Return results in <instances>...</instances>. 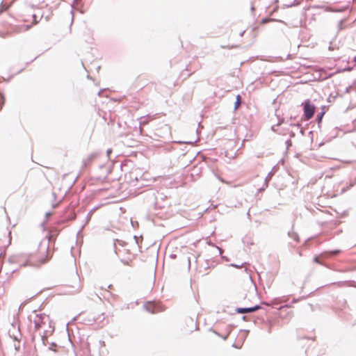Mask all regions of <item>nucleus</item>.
<instances>
[{"label": "nucleus", "instance_id": "obj_1", "mask_svg": "<svg viewBox=\"0 0 356 356\" xmlns=\"http://www.w3.org/2000/svg\"><path fill=\"white\" fill-rule=\"evenodd\" d=\"M60 231L58 229H54L51 231L49 236H48L47 242V247H46V255L44 257H42L39 259V263L38 264H33L30 261L31 255H29L26 261L22 263L20 266H40L42 264H46L50 259L51 257L48 254L49 250V243L53 241H55L56 237L59 234Z\"/></svg>", "mask_w": 356, "mask_h": 356}, {"label": "nucleus", "instance_id": "obj_2", "mask_svg": "<svg viewBox=\"0 0 356 356\" xmlns=\"http://www.w3.org/2000/svg\"><path fill=\"white\" fill-rule=\"evenodd\" d=\"M154 195V207L155 209H164L170 205L167 201L168 196L162 193L157 192Z\"/></svg>", "mask_w": 356, "mask_h": 356}, {"label": "nucleus", "instance_id": "obj_3", "mask_svg": "<svg viewBox=\"0 0 356 356\" xmlns=\"http://www.w3.org/2000/svg\"><path fill=\"white\" fill-rule=\"evenodd\" d=\"M29 319L30 321H32L31 316H29ZM33 322L34 323L35 330L40 329L42 326L47 323H50L49 316L46 315L45 314H35Z\"/></svg>", "mask_w": 356, "mask_h": 356}, {"label": "nucleus", "instance_id": "obj_4", "mask_svg": "<svg viewBox=\"0 0 356 356\" xmlns=\"http://www.w3.org/2000/svg\"><path fill=\"white\" fill-rule=\"evenodd\" d=\"M302 106H303V115L306 120H310L315 112L316 106L314 104L312 103L310 99H305L302 103Z\"/></svg>", "mask_w": 356, "mask_h": 356}, {"label": "nucleus", "instance_id": "obj_5", "mask_svg": "<svg viewBox=\"0 0 356 356\" xmlns=\"http://www.w3.org/2000/svg\"><path fill=\"white\" fill-rule=\"evenodd\" d=\"M76 217L75 211L71 208H67L65 211V213L62 217V219L60 220L58 223L63 224L69 221L74 220Z\"/></svg>", "mask_w": 356, "mask_h": 356}, {"label": "nucleus", "instance_id": "obj_6", "mask_svg": "<svg viewBox=\"0 0 356 356\" xmlns=\"http://www.w3.org/2000/svg\"><path fill=\"white\" fill-rule=\"evenodd\" d=\"M260 309H263L261 305H255L252 307H236L235 311L238 314H246V313H252Z\"/></svg>", "mask_w": 356, "mask_h": 356}, {"label": "nucleus", "instance_id": "obj_7", "mask_svg": "<svg viewBox=\"0 0 356 356\" xmlns=\"http://www.w3.org/2000/svg\"><path fill=\"white\" fill-rule=\"evenodd\" d=\"M99 208L98 206L97 207H95L94 208H92L87 214L86 217V220H85V223L81 226V229L78 231L77 234H76V236H77V238H79V236L82 237V235H81V232L82 230L84 229L85 226L90 222V219H91V217H92V215L93 214V213Z\"/></svg>", "mask_w": 356, "mask_h": 356}, {"label": "nucleus", "instance_id": "obj_8", "mask_svg": "<svg viewBox=\"0 0 356 356\" xmlns=\"http://www.w3.org/2000/svg\"><path fill=\"white\" fill-rule=\"evenodd\" d=\"M97 153H92L90 155H88V156L86 159L83 160V168H86L88 165H89L92 162V161L97 157Z\"/></svg>", "mask_w": 356, "mask_h": 356}, {"label": "nucleus", "instance_id": "obj_9", "mask_svg": "<svg viewBox=\"0 0 356 356\" xmlns=\"http://www.w3.org/2000/svg\"><path fill=\"white\" fill-rule=\"evenodd\" d=\"M144 307L147 312L152 314L159 311V306L154 303L148 302V304L145 305Z\"/></svg>", "mask_w": 356, "mask_h": 356}, {"label": "nucleus", "instance_id": "obj_10", "mask_svg": "<svg viewBox=\"0 0 356 356\" xmlns=\"http://www.w3.org/2000/svg\"><path fill=\"white\" fill-rule=\"evenodd\" d=\"M154 118L150 115L142 116L140 118V125H146L149 123V121H151Z\"/></svg>", "mask_w": 356, "mask_h": 356}, {"label": "nucleus", "instance_id": "obj_11", "mask_svg": "<svg viewBox=\"0 0 356 356\" xmlns=\"http://www.w3.org/2000/svg\"><path fill=\"white\" fill-rule=\"evenodd\" d=\"M209 245L211 247V252H212V254L217 256L220 255L222 254V249L211 243H209Z\"/></svg>", "mask_w": 356, "mask_h": 356}, {"label": "nucleus", "instance_id": "obj_12", "mask_svg": "<svg viewBox=\"0 0 356 356\" xmlns=\"http://www.w3.org/2000/svg\"><path fill=\"white\" fill-rule=\"evenodd\" d=\"M276 168V165L274 166L272 169V170L270 172H269L267 175V176L266 177L265 179H264V184H265V187H268V182L271 180L273 176V170Z\"/></svg>", "mask_w": 356, "mask_h": 356}, {"label": "nucleus", "instance_id": "obj_13", "mask_svg": "<svg viewBox=\"0 0 356 356\" xmlns=\"http://www.w3.org/2000/svg\"><path fill=\"white\" fill-rule=\"evenodd\" d=\"M300 4L298 0H293L292 1H287L283 4L284 8H290L292 6H296Z\"/></svg>", "mask_w": 356, "mask_h": 356}, {"label": "nucleus", "instance_id": "obj_14", "mask_svg": "<svg viewBox=\"0 0 356 356\" xmlns=\"http://www.w3.org/2000/svg\"><path fill=\"white\" fill-rule=\"evenodd\" d=\"M288 236L293 238L296 242L298 243L300 241V238L298 234L296 232H289Z\"/></svg>", "mask_w": 356, "mask_h": 356}, {"label": "nucleus", "instance_id": "obj_15", "mask_svg": "<svg viewBox=\"0 0 356 356\" xmlns=\"http://www.w3.org/2000/svg\"><path fill=\"white\" fill-rule=\"evenodd\" d=\"M24 257V255H22H22H20V254L13 255L9 258V261L11 263L19 262L21 257Z\"/></svg>", "mask_w": 356, "mask_h": 356}, {"label": "nucleus", "instance_id": "obj_16", "mask_svg": "<svg viewBox=\"0 0 356 356\" xmlns=\"http://www.w3.org/2000/svg\"><path fill=\"white\" fill-rule=\"evenodd\" d=\"M116 243H118L121 246H124V245H126L127 243H126V242H124L122 240H120V239H115L114 241V243H113L114 251H115V254H118L117 248H116Z\"/></svg>", "mask_w": 356, "mask_h": 356}, {"label": "nucleus", "instance_id": "obj_17", "mask_svg": "<svg viewBox=\"0 0 356 356\" xmlns=\"http://www.w3.org/2000/svg\"><path fill=\"white\" fill-rule=\"evenodd\" d=\"M241 104V97L240 95H237L236 97V101L234 102V111L237 110L240 105Z\"/></svg>", "mask_w": 356, "mask_h": 356}, {"label": "nucleus", "instance_id": "obj_18", "mask_svg": "<svg viewBox=\"0 0 356 356\" xmlns=\"http://www.w3.org/2000/svg\"><path fill=\"white\" fill-rule=\"evenodd\" d=\"M324 115H325L324 111H322L318 113V115L316 116V121H317L318 125L321 124Z\"/></svg>", "mask_w": 356, "mask_h": 356}, {"label": "nucleus", "instance_id": "obj_19", "mask_svg": "<svg viewBox=\"0 0 356 356\" xmlns=\"http://www.w3.org/2000/svg\"><path fill=\"white\" fill-rule=\"evenodd\" d=\"M340 252H341V250L337 249V250H330L327 252H325V254H327L329 256L332 257V256L338 255Z\"/></svg>", "mask_w": 356, "mask_h": 356}, {"label": "nucleus", "instance_id": "obj_20", "mask_svg": "<svg viewBox=\"0 0 356 356\" xmlns=\"http://www.w3.org/2000/svg\"><path fill=\"white\" fill-rule=\"evenodd\" d=\"M278 125L277 124H274V125H272L271 126V130L273 131V132H275L280 135H284V133H282L280 131H279V128H278Z\"/></svg>", "mask_w": 356, "mask_h": 356}, {"label": "nucleus", "instance_id": "obj_21", "mask_svg": "<svg viewBox=\"0 0 356 356\" xmlns=\"http://www.w3.org/2000/svg\"><path fill=\"white\" fill-rule=\"evenodd\" d=\"M51 14H52V13H51V11H49V13L47 14V15H44V13H40V19H41L42 18L44 17L45 21L48 22L51 18Z\"/></svg>", "mask_w": 356, "mask_h": 356}, {"label": "nucleus", "instance_id": "obj_22", "mask_svg": "<svg viewBox=\"0 0 356 356\" xmlns=\"http://www.w3.org/2000/svg\"><path fill=\"white\" fill-rule=\"evenodd\" d=\"M59 4H60L59 2H58V3L53 2L52 5L49 6V10L51 11V13H53L54 10H56L58 8Z\"/></svg>", "mask_w": 356, "mask_h": 356}, {"label": "nucleus", "instance_id": "obj_23", "mask_svg": "<svg viewBox=\"0 0 356 356\" xmlns=\"http://www.w3.org/2000/svg\"><path fill=\"white\" fill-rule=\"evenodd\" d=\"M5 103V97L2 92L0 91V111Z\"/></svg>", "mask_w": 356, "mask_h": 356}, {"label": "nucleus", "instance_id": "obj_24", "mask_svg": "<svg viewBox=\"0 0 356 356\" xmlns=\"http://www.w3.org/2000/svg\"><path fill=\"white\" fill-rule=\"evenodd\" d=\"M57 344L55 342H51L50 343V346L49 347V350L54 351V353H56L58 350L56 349Z\"/></svg>", "mask_w": 356, "mask_h": 356}, {"label": "nucleus", "instance_id": "obj_25", "mask_svg": "<svg viewBox=\"0 0 356 356\" xmlns=\"http://www.w3.org/2000/svg\"><path fill=\"white\" fill-rule=\"evenodd\" d=\"M47 330H45L43 334L41 335V339L42 341L43 344H45V341L47 340Z\"/></svg>", "mask_w": 356, "mask_h": 356}, {"label": "nucleus", "instance_id": "obj_26", "mask_svg": "<svg viewBox=\"0 0 356 356\" xmlns=\"http://www.w3.org/2000/svg\"><path fill=\"white\" fill-rule=\"evenodd\" d=\"M140 238H139L138 236H134V240H135V243H136V244L138 246V248H139V249L140 248V243H141V242H142V240H143V239H142V236H140Z\"/></svg>", "mask_w": 356, "mask_h": 356}, {"label": "nucleus", "instance_id": "obj_27", "mask_svg": "<svg viewBox=\"0 0 356 356\" xmlns=\"http://www.w3.org/2000/svg\"><path fill=\"white\" fill-rule=\"evenodd\" d=\"M33 21L35 24H37L40 19V15L38 14H33L32 15Z\"/></svg>", "mask_w": 356, "mask_h": 356}, {"label": "nucleus", "instance_id": "obj_28", "mask_svg": "<svg viewBox=\"0 0 356 356\" xmlns=\"http://www.w3.org/2000/svg\"><path fill=\"white\" fill-rule=\"evenodd\" d=\"M280 304V300L277 298H275L271 301V307H274Z\"/></svg>", "mask_w": 356, "mask_h": 356}, {"label": "nucleus", "instance_id": "obj_29", "mask_svg": "<svg viewBox=\"0 0 356 356\" xmlns=\"http://www.w3.org/2000/svg\"><path fill=\"white\" fill-rule=\"evenodd\" d=\"M313 261H314V262H315L316 264H321V265H324L323 263L320 260L318 256H315L314 257V259H313Z\"/></svg>", "mask_w": 356, "mask_h": 356}, {"label": "nucleus", "instance_id": "obj_30", "mask_svg": "<svg viewBox=\"0 0 356 356\" xmlns=\"http://www.w3.org/2000/svg\"><path fill=\"white\" fill-rule=\"evenodd\" d=\"M206 265L204 266V270L211 269L210 264H209V259H207L205 260Z\"/></svg>", "mask_w": 356, "mask_h": 356}, {"label": "nucleus", "instance_id": "obj_31", "mask_svg": "<svg viewBox=\"0 0 356 356\" xmlns=\"http://www.w3.org/2000/svg\"><path fill=\"white\" fill-rule=\"evenodd\" d=\"M273 20L271 18L269 17H265L261 19V24H266L269 22L270 21Z\"/></svg>", "mask_w": 356, "mask_h": 356}, {"label": "nucleus", "instance_id": "obj_32", "mask_svg": "<svg viewBox=\"0 0 356 356\" xmlns=\"http://www.w3.org/2000/svg\"><path fill=\"white\" fill-rule=\"evenodd\" d=\"M286 149H289L292 145V142L290 139L286 140L285 142Z\"/></svg>", "mask_w": 356, "mask_h": 356}, {"label": "nucleus", "instance_id": "obj_33", "mask_svg": "<svg viewBox=\"0 0 356 356\" xmlns=\"http://www.w3.org/2000/svg\"><path fill=\"white\" fill-rule=\"evenodd\" d=\"M213 332H214V333H215L216 334H217L218 336H219V337H222L224 340H226V339H227V337H228V335H229V333H228V334H226L225 336H222L221 334H219V333H218L217 332H216V331H213Z\"/></svg>", "mask_w": 356, "mask_h": 356}, {"label": "nucleus", "instance_id": "obj_34", "mask_svg": "<svg viewBox=\"0 0 356 356\" xmlns=\"http://www.w3.org/2000/svg\"><path fill=\"white\" fill-rule=\"evenodd\" d=\"M354 67H350V66H348V67H344V72H350L353 70Z\"/></svg>", "mask_w": 356, "mask_h": 356}, {"label": "nucleus", "instance_id": "obj_35", "mask_svg": "<svg viewBox=\"0 0 356 356\" xmlns=\"http://www.w3.org/2000/svg\"><path fill=\"white\" fill-rule=\"evenodd\" d=\"M343 19H341L339 22V24H338L339 29H343Z\"/></svg>", "mask_w": 356, "mask_h": 356}, {"label": "nucleus", "instance_id": "obj_36", "mask_svg": "<svg viewBox=\"0 0 356 356\" xmlns=\"http://www.w3.org/2000/svg\"><path fill=\"white\" fill-rule=\"evenodd\" d=\"M341 72H344V68H337V70L335 71L336 74H339V73H341Z\"/></svg>", "mask_w": 356, "mask_h": 356}, {"label": "nucleus", "instance_id": "obj_37", "mask_svg": "<svg viewBox=\"0 0 356 356\" xmlns=\"http://www.w3.org/2000/svg\"><path fill=\"white\" fill-rule=\"evenodd\" d=\"M104 315V314L102 313L101 315H99L97 318H94L93 321L96 323H98L99 321H100V318L101 316H102Z\"/></svg>", "mask_w": 356, "mask_h": 356}, {"label": "nucleus", "instance_id": "obj_38", "mask_svg": "<svg viewBox=\"0 0 356 356\" xmlns=\"http://www.w3.org/2000/svg\"><path fill=\"white\" fill-rule=\"evenodd\" d=\"M261 305H266V306H271V302H261Z\"/></svg>", "mask_w": 356, "mask_h": 356}, {"label": "nucleus", "instance_id": "obj_39", "mask_svg": "<svg viewBox=\"0 0 356 356\" xmlns=\"http://www.w3.org/2000/svg\"><path fill=\"white\" fill-rule=\"evenodd\" d=\"M283 122H284V119L283 118L280 119L278 118V122L276 124L280 127Z\"/></svg>", "mask_w": 356, "mask_h": 356}, {"label": "nucleus", "instance_id": "obj_40", "mask_svg": "<svg viewBox=\"0 0 356 356\" xmlns=\"http://www.w3.org/2000/svg\"><path fill=\"white\" fill-rule=\"evenodd\" d=\"M266 188H267V187H265V184H264L263 186H262V187H261V188H259L258 189V191H259V192H262V191H264Z\"/></svg>", "mask_w": 356, "mask_h": 356}, {"label": "nucleus", "instance_id": "obj_41", "mask_svg": "<svg viewBox=\"0 0 356 356\" xmlns=\"http://www.w3.org/2000/svg\"><path fill=\"white\" fill-rule=\"evenodd\" d=\"M272 282H273V280H268L267 281V286H268V288H270V285H271Z\"/></svg>", "mask_w": 356, "mask_h": 356}, {"label": "nucleus", "instance_id": "obj_42", "mask_svg": "<svg viewBox=\"0 0 356 356\" xmlns=\"http://www.w3.org/2000/svg\"><path fill=\"white\" fill-rule=\"evenodd\" d=\"M120 261H121L122 263H123L124 264H125V265H129V264L128 261H126V260H124V259H120Z\"/></svg>", "mask_w": 356, "mask_h": 356}, {"label": "nucleus", "instance_id": "obj_43", "mask_svg": "<svg viewBox=\"0 0 356 356\" xmlns=\"http://www.w3.org/2000/svg\"><path fill=\"white\" fill-rule=\"evenodd\" d=\"M289 136H290L291 138H293V137H295L296 134L293 131H291L289 132Z\"/></svg>", "mask_w": 356, "mask_h": 356}, {"label": "nucleus", "instance_id": "obj_44", "mask_svg": "<svg viewBox=\"0 0 356 356\" xmlns=\"http://www.w3.org/2000/svg\"><path fill=\"white\" fill-rule=\"evenodd\" d=\"M231 266H234L236 268H241L243 266V264H241V265H238V264H232Z\"/></svg>", "mask_w": 356, "mask_h": 356}, {"label": "nucleus", "instance_id": "obj_45", "mask_svg": "<svg viewBox=\"0 0 356 356\" xmlns=\"http://www.w3.org/2000/svg\"><path fill=\"white\" fill-rule=\"evenodd\" d=\"M334 74H336L335 72H332V73H330V74L327 75V78H331V77H332Z\"/></svg>", "mask_w": 356, "mask_h": 356}, {"label": "nucleus", "instance_id": "obj_46", "mask_svg": "<svg viewBox=\"0 0 356 356\" xmlns=\"http://www.w3.org/2000/svg\"><path fill=\"white\" fill-rule=\"evenodd\" d=\"M51 215V213L50 211L47 212L45 214L46 218L47 219Z\"/></svg>", "mask_w": 356, "mask_h": 356}, {"label": "nucleus", "instance_id": "obj_47", "mask_svg": "<svg viewBox=\"0 0 356 356\" xmlns=\"http://www.w3.org/2000/svg\"><path fill=\"white\" fill-rule=\"evenodd\" d=\"M112 152V149H107L106 151V154L107 155L109 156V154Z\"/></svg>", "mask_w": 356, "mask_h": 356}, {"label": "nucleus", "instance_id": "obj_48", "mask_svg": "<svg viewBox=\"0 0 356 356\" xmlns=\"http://www.w3.org/2000/svg\"><path fill=\"white\" fill-rule=\"evenodd\" d=\"M290 125H291V126L300 127V124H299V123H296V124H292V123H291V124H290Z\"/></svg>", "mask_w": 356, "mask_h": 356}, {"label": "nucleus", "instance_id": "obj_49", "mask_svg": "<svg viewBox=\"0 0 356 356\" xmlns=\"http://www.w3.org/2000/svg\"><path fill=\"white\" fill-rule=\"evenodd\" d=\"M300 133L302 136H304V135H305V131H304V129H301L300 130Z\"/></svg>", "mask_w": 356, "mask_h": 356}, {"label": "nucleus", "instance_id": "obj_50", "mask_svg": "<svg viewBox=\"0 0 356 356\" xmlns=\"http://www.w3.org/2000/svg\"><path fill=\"white\" fill-rule=\"evenodd\" d=\"M215 266H216V264H214V262H213H213H211V264H210L211 268H214V267H215Z\"/></svg>", "mask_w": 356, "mask_h": 356}, {"label": "nucleus", "instance_id": "obj_51", "mask_svg": "<svg viewBox=\"0 0 356 356\" xmlns=\"http://www.w3.org/2000/svg\"><path fill=\"white\" fill-rule=\"evenodd\" d=\"M279 131H280L282 133H284V135L286 134L285 129L284 128L279 129Z\"/></svg>", "mask_w": 356, "mask_h": 356}, {"label": "nucleus", "instance_id": "obj_52", "mask_svg": "<svg viewBox=\"0 0 356 356\" xmlns=\"http://www.w3.org/2000/svg\"><path fill=\"white\" fill-rule=\"evenodd\" d=\"M283 307H289V305H285L284 306H282V307H279L278 309H281V308H283Z\"/></svg>", "mask_w": 356, "mask_h": 356}, {"label": "nucleus", "instance_id": "obj_53", "mask_svg": "<svg viewBox=\"0 0 356 356\" xmlns=\"http://www.w3.org/2000/svg\"><path fill=\"white\" fill-rule=\"evenodd\" d=\"M298 302V300H297V299H293V300H292V302H292V303H296V302Z\"/></svg>", "mask_w": 356, "mask_h": 356}, {"label": "nucleus", "instance_id": "obj_54", "mask_svg": "<svg viewBox=\"0 0 356 356\" xmlns=\"http://www.w3.org/2000/svg\"><path fill=\"white\" fill-rule=\"evenodd\" d=\"M57 204H52V207H53V208L56 207H57Z\"/></svg>", "mask_w": 356, "mask_h": 356}, {"label": "nucleus", "instance_id": "obj_55", "mask_svg": "<svg viewBox=\"0 0 356 356\" xmlns=\"http://www.w3.org/2000/svg\"><path fill=\"white\" fill-rule=\"evenodd\" d=\"M104 90H100L99 92H98V95H101V93Z\"/></svg>", "mask_w": 356, "mask_h": 356}, {"label": "nucleus", "instance_id": "obj_56", "mask_svg": "<svg viewBox=\"0 0 356 356\" xmlns=\"http://www.w3.org/2000/svg\"><path fill=\"white\" fill-rule=\"evenodd\" d=\"M353 62L355 63L356 65V56L353 58Z\"/></svg>", "mask_w": 356, "mask_h": 356}, {"label": "nucleus", "instance_id": "obj_57", "mask_svg": "<svg viewBox=\"0 0 356 356\" xmlns=\"http://www.w3.org/2000/svg\"><path fill=\"white\" fill-rule=\"evenodd\" d=\"M350 88V86L346 88V92H348L349 91V89Z\"/></svg>", "mask_w": 356, "mask_h": 356}, {"label": "nucleus", "instance_id": "obj_58", "mask_svg": "<svg viewBox=\"0 0 356 356\" xmlns=\"http://www.w3.org/2000/svg\"><path fill=\"white\" fill-rule=\"evenodd\" d=\"M191 267V261H190V259H188V268Z\"/></svg>", "mask_w": 356, "mask_h": 356}, {"label": "nucleus", "instance_id": "obj_59", "mask_svg": "<svg viewBox=\"0 0 356 356\" xmlns=\"http://www.w3.org/2000/svg\"><path fill=\"white\" fill-rule=\"evenodd\" d=\"M251 10L252 11H254V7L253 6H251Z\"/></svg>", "mask_w": 356, "mask_h": 356}, {"label": "nucleus", "instance_id": "obj_60", "mask_svg": "<svg viewBox=\"0 0 356 356\" xmlns=\"http://www.w3.org/2000/svg\"><path fill=\"white\" fill-rule=\"evenodd\" d=\"M246 318H247V316H243L242 317L243 320H245V321L246 320Z\"/></svg>", "mask_w": 356, "mask_h": 356}, {"label": "nucleus", "instance_id": "obj_61", "mask_svg": "<svg viewBox=\"0 0 356 356\" xmlns=\"http://www.w3.org/2000/svg\"><path fill=\"white\" fill-rule=\"evenodd\" d=\"M112 287V284L108 285V289H111Z\"/></svg>", "mask_w": 356, "mask_h": 356}, {"label": "nucleus", "instance_id": "obj_62", "mask_svg": "<svg viewBox=\"0 0 356 356\" xmlns=\"http://www.w3.org/2000/svg\"><path fill=\"white\" fill-rule=\"evenodd\" d=\"M44 224H45V221H44V222L41 224V225H42V226H43V225H44Z\"/></svg>", "mask_w": 356, "mask_h": 356}, {"label": "nucleus", "instance_id": "obj_63", "mask_svg": "<svg viewBox=\"0 0 356 356\" xmlns=\"http://www.w3.org/2000/svg\"><path fill=\"white\" fill-rule=\"evenodd\" d=\"M244 32H245V31H243L242 33H241V34H240V35H243V33H244Z\"/></svg>", "mask_w": 356, "mask_h": 356}, {"label": "nucleus", "instance_id": "obj_64", "mask_svg": "<svg viewBox=\"0 0 356 356\" xmlns=\"http://www.w3.org/2000/svg\"><path fill=\"white\" fill-rule=\"evenodd\" d=\"M23 70H24V69H21V70L18 72V73H19V72H21L22 71H23Z\"/></svg>", "mask_w": 356, "mask_h": 356}]
</instances>
